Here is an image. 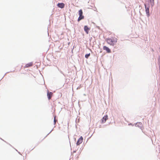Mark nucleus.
I'll return each mask as SVG.
<instances>
[{"mask_svg": "<svg viewBox=\"0 0 160 160\" xmlns=\"http://www.w3.org/2000/svg\"><path fill=\"white\" fill-rule=\"evenodd\" d=\"M84 30L87 34L89 33V31L90 30V28H89L87 26H85L84 27Z\"/></svg>", "mask_w": 160, "mask_h": 160, "instance_id": "5", "label": "nucleus"}, {"mask_svg": "<svg viewBox=\"0 0 160 160\" xmlns=\"http://www.w3.org/2000/svg\"><path fill=\"white\" fill-rule=\"evenodd\" d=\"M136 125L137 127V126H139L140 127H141L142 126V124L141 122L137 123Z\"/></svg>", "mask_w": 160, "mask_h": 160, "instance_id": "11", "label": "nucleus"}, {"mask_svg": "<svg viewBox=\"0 0 160 160\" xmlns=\"http://www.w3.org/2000/svg\"><path fill=\"white\" fill-rule=\"evenodd\" d=\"M57 6L58 7L62 8L64 7L65 4L63 3H58V4Z\"/></svg>", "mask_w": 160, "mask_h": 160, "instance_id": "9", "label": "nucleus"}, {"mask_svg": "<svg viewBox=\"0 0 160 160\" xmlns=\"http://www.w3.org/2000/svg\"><path fill=\"white\" fill-rule=\"evenodd\" d=\"M103 48L104 50H106L107 53H109L111 52L110 49L106 46H103Z\"/></svg>", "mask_w": 160, "mask_h": 160, "instance_id": "6", "label": "nucleus"}, {"mask_svg": "<svg viewBox=\"0 0 160 160\" xmlns=\"http://www.w3.org/2000/svg\"><path fill=\"white\" fill-rule=\"evenodd\" d=\"M53 93L51 92H49L48 91L47 92V96L49 100H50L52 96Z\"/></svg>", "mask_w": 160, "mask_h": 160, "instance_id": "4", "label": "nucleus"}, {"mask_svg": "<svg viewBox=\"0 0 160 160\" xmlns=\"http://www.w3.org/2000/svg\"><path fill=\"white\" fill-rule=\"evenodd\" d=\"M117 39L115 36L112 37L111 38H107L106 41L110 45L114 46L117 42Z\"/></svg>", "mask_w": 160, "mask_h": 160, "instance_id": "1", "label": "nucleus"}, {"mask_svg": "<svg viewBox=\"0 0 160 160\" xmlns=\"http://www.w3.org/2000/svg\"><path fill=\"white\" fill-rule=\"evenodd\" d=\"M54 124H55L56 122V117H54Z\"/></svg>", "mask_w": 160, "mask_h": 160, "instance_id": "14", "label": "nucleus"}, {"mask_svg": "<svg viewBox=\"0 0 160 160\" xmlns=\"http://www.w3.org/2000/svg\"><path fill=\"white\" fill-rule=\"evenodd\" d=\"M151 2V5L152 6H153L154 3V0H149Z\"/></svg>", "mask_w": 160, "mask_h": 160, "instance_id": "12", "label": "nucleus"}, {"mask_svg": "<svg viewBox=\"0 0 160 160\" xmlns=\"http://www.w3.org/2000/svg\"><path fill=\"white\" fill-rule=\"evenodd\" d=\"M76 152V151H73V152Z\"/></svg>", "mask_w": 160, "mask_h": 160, "instance_id": "15", "label": "nucleus"}, {"mask_svg": "<svg viewBox=\"0 0 160 160\" xmlns=\"http://www.w3.org/2000/svg\"><path fill=\"white\" fill-rule=\"evenodd\" d=\"M108 119V116L107 115L105 116L102 119V123H105L106 120Z\"/></svg>", "mask_w": 160, "mask_h": 160, "instance_id": "7", "label": "nucleus"}, {"mask_svg": "<svg viewBox=\"0 0 160 160\" xmlns=\"http://www.w3.org/2000/svg\"><path fill=\"white\" fill-rule=\"evenodd\" d=\"M145 11L146 12V14L147 15V16L148 17L150 15L149 12V8L147 7L146 5H145Z\"/></svg>", "mask_w": 160, "mask_h": 160, "instance_id": "8", "label": "nucleus"}, {"mask_svg": "<svg viewBox=\"0 0 160 160\" xmlns=\"http://www.w3.org/2000/svg\"><path fill=\"white\" fill-rule=\"evenodd\" d=\"M78 14L79 16L78 18V22H79L84 18V16L82 15L83 12L82 9H80L78 11Z\"/></svg>", "mask_w": 160, "mask_h": 160, "instance_id": "2", "label": "nucleus"}, {"mask_svg": "<svg viewBox=\"0 0 160 160\" xmlns=\"http://www.w3.org/2000/svg\"><path fill=\"white\" fill-rule=\"evenodd\" d=\"M83 140V138L82 136H81L78 140L77 142V145H79L82 142Z\"/></svg>", "mask_w": 160, "mask_h": 160, "instance_id": "3", "label": "nucleus"}, {"mask_svg": "<svg viewBox=\"0 0 160 160\" xmlns=\"http://www.w3.org/2000/svg\"><path fill=\"white\" fill-rule=\"evenodd\" d=\"M90 53L88 54H86L85 55V57L86 58L88 59V58L90 56Z\"/></svg>", "mask_w": 160, "mask_h": 160, "instance_id": "13", "label": "nucleus"}, {"mask_svg": "<svg viewBox=\"0 0 160 160\" xmlns=\"http://www.w3.org/2000/svg\"><path fill=\"white\" fill-rule=\"evenodd\" d=\"M33 64L32 62H30L28 64H26L25 68H28L32 66Z\"/></svg>", "mask_w": 160, "mask_h": 160, "instance_id": "10", "label": "nucleus"}]
</instances>
